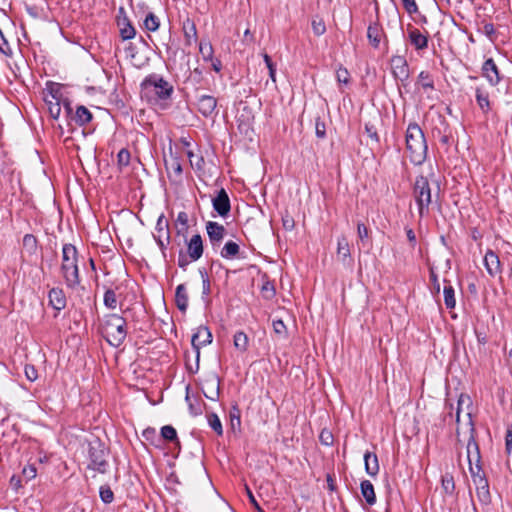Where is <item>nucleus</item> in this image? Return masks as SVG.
<instances>
[{"instance_id":"1","label":"nucleus","mask_w":512,"mask_h":512,"mask_svg":"<svg viewBox=\"0 0 512 512\" xmlns=\"http://www.w3.org/2000/svg\"><path fill=\"white\" fill-rule=\"evenodd\" d=\"M406 151L410 161L414 165H421L427 157L428 146L424 132L420 126L413 122L406 129L405 134Z\"/></svg>"},{"instance_id":"2","label":"nucleus","mask_w":512,"mask_h":512,"mask_svg":"<svg viewBox=\"0 0 512 512\" xmlns=\"http://www.w3.org/2000/svg\"><path fill=\"white\" fill-rule=\"evenodd\" d=\"M60 270L67 287L74 289L80 285L78 251L74 245H63Z\"/></svg>"},{"instance_id":"3","label":"nucleus","mask_w":512,"mask_h":512,"mask_svg":"<svg viewBox=\"0 0 512 512\" xmlns=\"http://www.w3.org/2000/svg\"><path fill=\"white\" fill-rule=\"evenodd\" d=\"M173 91V86L156 74L146 77L141 83L142 97L146 98L150 102L167 100L171 97Z\"/></svg>"},{"instance_id":"4","label":"nucleus","mask_w":512,"mask_h":512,"mask_svg":"<svg viewBox=\"0 0 512 512\" xmlns=\"http://www.w3.org/2000/svg\"><path fill=\"white\" fill-rule=\"evenodd\" d=\"M102 331L108 343L118 347L124 342L127 335L126 321L117 314H109L104 318Z\"/></svg>"},{"instance_id":"5","label":"nucleus","mask_w":512,"mask_h":512,"mask_svg":"<svg viewBox=\"0 0 512 512\" xmlns=\"http://www.w3.org/2000/svg\"><path fill=\"white\" fill-rule=\"evenodd\" d=\"M413 196L418 206L420 217L429 213V206L432 203V192L429 181L424 176H418L414 183Z\"/></svg>"},{"instance_id":"6","label":"nucleus","mask_w":512,"mask_h":512,"mask_svg":"<svg viewBox=\"0 0 512 512\" xmlns=\"http://www.w3.org/2000/svg\"><path fill=\"white\" fill-rule=\"evenodd\" d=\"M108 450L104 446V444L99 440H94L89 443L88 448V458L89 464L88 468L99 473H106L109 464L107 461Z\"/></svg>"},{"instance_id":"7","label":"nucleus","mask_w":512,"mask_h":512,"mask_svg":"<svg viewBox=\"0 0 512 512\" xmlns=\"http://www.w3.org/2000/svg\"><path fill=\"white\" fill-rule=\"evenodd\" d=\"M467 459L469 462V470L472 476L473 483H476L478 479H484L485 474L482 471L481 463V455L479 446L473 435H470V438L467 443Z\"/></svg>"},{"instance_id":"8","label":"nucleus","mask_w":512,"mask_h":512,"mask_svg":"<svg viewBox=\"0 0 512 512\" xmlns=\"http://www.w3.org/2000/svg\"><path fill=\"white\" fill-rule=\"evenodd\" d=\"M153 238L157 242L163 255H165V249L170 242V232L168 220L163 214L158 217Z\"/></svg>"},{"instance_id":"9","label":"nucleus","mask_w":512,"mask_h":512,"mask_svg":"<svg viewBox=\"0 0 512 512\" xmlns=\"http://www.w3.org/2000/svg\"><path fill=\"white\" fill-rule=\"evenodd\" d=\"M212 342V334L207 327L200 326L192 335L191 344L196 353V360L199 361L200 349Z\"/></svg>"},{"instance_id":"10","label":"nucleus","mask_w":512,"mask_h":512,"mask_svg":"<svg viewBox=\"0 0 512 512\" xmlns=\"http://www.w3.org/2000/svg\"><path fill=\"white\" fill-rule=\"evenodd\" d=\"M462 413H465V415L468 419V425H469L471 435H473L474 426H473V421H472V400H471L470 396L467 394H461L458 398L457 411H456V422L458 424L460 422V416Z\"/></svg>"},{"instance_id":"11","label":"nucleus","mask_w":512,"mask_h":512,"mask_svg":"<svg viewBox=\"0 0 512 512\" xmlns=\"http://www.w3.org/2000/svg\"><path fill=\"white\" fill-rule=\"evenodd\" d=\"M392 74L397 80L406 81L409 78V67L403 56L395 55L391 58Z\"/></svg>"},{"instance_id":"12","label":"nucleus","mask_w":512,"mask_h":512,"mask_svg":"<svg viewBox=\"0 0 512 512\" xmlns=\"http://www.w3.org/2000/svg\"><path fill=\"white\" fill-rule=\"evenodd\" d=\"M206 398L216 401L220 394V378L216 374L209 375L202 386Z\"/></svg>"},{"instance_id":"13","label":"nucleus","mask_w":512,"mask_h":512,"mask_svg":"<svg viewBox=\"0 0 512 512\" xmlns=\"http://www.w3.org/2000/svg\"><path fill=\"white\" fill-rule=\"evenodd\" d=\"M217 99L212 95H201L197 99V109L204 117H212L216 113Z\"/></svg>"},{"instance_id":"14","label":"nucleus","mask_w":512,"mask_h":512,"mask_svg":"<svg viewBox=\"0 0 512 512\" xmlns=\"http://www.w3.org/2000/svg\"><path fill=\"white\" fill-rule=\"evenodd\" d=\"M206 231L211 245L214 248L219 247L225 236L224 226L217 222L209 221L206 224Z\"/></svg>"},{"instance_id":"15","label":"nucleus","mask_w":512,"mask_h":512,"mask_svg":"<svg viewBox=\"0 0 512 512\" xmlns=\"http://www.w3.org/2000/svg\"><path fill=\"white\" fill-rule=\"evenodd\" d=\"M214 210L222 217L230 212V200L224 189H221L217 196L212 200Z\"/></svg>"},{"instance_id":"16","label":"nucleus","mask_w":512,"mask_h":512,"mask_svg":"<svg viewBox=\"0 0 512 512\" xmlns=\"http://www.w3.org/2000/svg\"><path fill=\"white\" fill-rule=\"evenodd\" d=\"M482 75L488 80V82L495 86L501 78L498 67L492 58L487 59L482 66Z\"/></svg>"},{"instance_id":"17","label":"nucleus","mask_w":512,"mask_h":512,"mask_svg":"<svg viewBox=\"0 0 512 512\" xmlns=\"http://www.w3.org/2000/svg\"><path fill=\"white\" fill-rule=\"evenodd\" d=\"M187 254L192 261H197L203 255V241L199 234L193 235L187 243Z\"/></svg>"},{"instance_id":"18","label":"nucleus","mask_w":512,"mask_h":512,"mask_svg":"<svg viewBox=\"0 0 512 512\" xmlns=\"http://www.w3.org/2000/svg\"><path fill=\"white\" fill-rule=\"evenodd\" d=\"M408 39L416 50H424L428 47V36L415 27L408 28Z\"/></svg>"},{"instance_id":"19","label":"nucleus","mask_w":512,"mask_h":512,"mask_svg":"<svg viewBox=\"0 0 512 512\" xmlns=\"http://www.w3.org/2000/svg\"><path fill=\"white\" fill-rule=\"evenodd\" d=\"M120 14H125L124 8L119 9ZM118 26L120 29V36L123 40H130L135 37L136 31L132 26L126 15L123 17H118Z\"/></svg>"},{"instance_id":"20","label":"nucleus","mask_w":512,"mask_h":512,"mask_svg":"<svg viewBox=\"0 0 512 512\" xmlns=\"http://www.w3.org/2000/svg\"><path fill=\"white\" fill-rule=\"evenodd\" d=\"M484 265L487 272L491 276H495L501 271V263L499 257L492 250H488L484 256Z\"/></svg>"},{"instance_id":"21","label":"nucleus","mask_w":512,"mask_h":512,"mask_svg":"<svg viewBox=\"0 0 512 512\" xmlns=\"http://www.w3.org/2000/svg\"><path fill=\"white\" fill-rule=\"evenodd\" d=\"M384 35V30L378 22L371 23L367 28L368 41L374 48L379 47L381 39Z\"/></svg>"},{"instance_id":"22","label":"nucleus","mask_w":512,"mask_h":512,"mask_svg":"<svg viewBox=\"0 0 512 512\" xmlns=\"http://www.w3.org/2000/svg\"><path fill=\"white\" fill-rule=\"evenodd\" d=\"M50 305L57 311H60L66 306V297L62 289L52 288L48 294Z\"/></svg>"},{"instance_id":"23","label":"nucleus","mask_w":512,"mask_h":512,"mask_svg":"<svg viewBox=\"0 0 512 512\" xmlns=\"http://www.w3.org/2000/svg\"><path fill=\"white\" fill-rule=\"evenodd\" d=\"M364 464L366 473L372 477H375L379 472V463L376 454L366 452L364 454Z\"/></svg>"},{"instance_id":"24","label":"nucleus","mask_w":512,"mask_h":512,"mask_svg":"<svg viewBox=\"0 0 512 512\" xmlns=\"http://www.w3.org/2000/svg\"><path fill=\"white\" fill-rule=\"evenodd\" d=\"M175 303H176L177 308L180 311H182V312L186 311V309L188 307V294H187V289L184 284H179L176 287Z\"/></svg>"},{"instance_id":"25","label":"nucleus","mask_w":512,"mask_h":512,"mask_svg":"<svg viewBox=\"0 0 512 512\" xmlns=\"http://www.w3.org/2000/svg\"><path fill=\"white\" fill-rule=\"evenodd\" d=\"M476 486V493L478 499L484 503L487 504L490 502V492H489V484L486 478L484 479H478L476 480V483H474Z\"/></svg>"},{"instance_id":"26","label":"nucleus","mask_w":512,"mask_h":512,"mask_svg":"<svg viewBox=\"0 0 512 512\" xmlns=\"http://www.w3.org/2000/svg\"><path fill=\"white\" fill-rule=\"evenodd\" d=\"M361 494L366 503L370 506L376 503L374 486L369 480H363L360 484Z\"/></svg>"},{"instance_id":"27","label":"nucleus","mask_w":512,"mask_h":512,"mask_svg":"<svg viewBox=\"0 0 512 512\" xmlns=\"http://www.w3.org/2000/svg\"><path fill=\"white\" fill-rule=\"evenodd\" d=\"M166 169L169 178H181L182 166L178 158L172 157L170 160L166 161Z\"/></svg>"},{"instance_id":"28","label":"nucleus","mask_w":512,"mask_h":512,"mask_svg":"<svg viewBox=\"0 0 512 512\" xmlns=\"http://www.w3.org/2000/svg\"><path fill=\"white\" fill-rule=\"evenodd\" d=\"M476 101L483 112H487L490 108L489 94L482 87L476 88Z\"/></svg>"},{"instance_id":"29","label":"nucleus","mask_w":512,"mask_h":512,"mask_svg":"<svg viewBox=\"0 0 512 512\" xmlns=\"http://www.w3.org/2000/svg\"><path fill=\"white\" fill-rule=\"evenodd\" d=\"M337 254H338V257L343 262H346L348 259H350V247H349V243L345 237H340L338 239Z\"/></svg>"},{"instance_id":"30","label":"nucleus","mask_w":512,"mask_h":512,"mask_svg":"<svg viewBox=\"0 0 512 512\" xmlns=\"http://www.w3.org/2000/svg\"><path fill=\"white\" fill-rule=\"evenodd\" d=\"M75 120L79 125H85L92 120V113L85 106H78L75 113Z\"/></svg>"},{"instance_id":"31","label":"nucleus","mask_w":512,"mask_h":512,"mask_svg":"<svg viewBox=\"0 0 512 512\" xmlns=\"http://www.w3.org/2000/svg\"><path fill=\"white\" fill-rule=\"evenodd\" d=\"M239 253V245L233 241H228L222 248L220 255L223 258H234Z\"/></svg>"},{"instance_id":"32","label":"nucleus","mask_w":512,"mask_h":512,"mask_svg":"<svg viewBox=\"0 0 512 512\" xmlns=\"http://www.w3.org/2000/svg\"><path fill=\"white\" fill-rule=\"evenodd\" d=\"M444 302L448 309L455 308L456 299H455V291L451 285H445L444 287Z\"/></svg>"},{"instance_id":"33","label":"nucleus","mask_w":512,"mask_h":512,"mask_svg":"<svg viewBox=\"0 0 512 512\" xmlns=\"http://www.w3.org/2000/svg\"><path fill=\"white\" fill-rule=\"evenodd\" d=\"M234 346L239 351L245 352L248 347V336L242 331L235 333Z\"/></svg>"},{"instance_id":"34","label":"nucleus","mask_w":512,"mask_h":512,"mask_svg":"<svg viewBox=\"0 0 512 512\" xmlns=\"http://www.w3.org/2000/svg\"><path fill=\"white\" fill-rule=\"evenodd\" d=\"M23 247L30 254H35L37 250V239L32 234H26L23 237Z\"/></svg>"},{"instance_id":"35","label":"nucleus","mask_w":512,"mask_h":512,"mask_svg":"<svg viewBox=\"0 0 512 512\" xmlns=\"http://www.w3.org/2000/svg\"><path fill=\"white\" fill-rule=\"evenodd\" d=\"M418 84L423 89H434V81L429 72L421 71L418 75Z\"/></svg>"},{"instance_id":"36","label":"nucleus","mask_w":512,"mask_h":512,"mask_svg":"<svg viewBox=\"0 0 512 512\" xmlns=\"http://www.w3.org/2000/svg\"><path fill=\"white\" fill-rule=\"evenodd\" d=\"M144 26L148 31L154 32L158 30L160 20L154 13H148L144 20Z\"/></svg>"},{"instance_id":"37","label":"nucleus","mask_w":512,"mask_h":512,"mask_svg":"<svg viewBox=\"0 0 512 512\" xmlns=\"http://www.w3.org/2000/svg\"><path fill=\"white\" fill-rule=\"evenodd\" d=\"M207 419L211 429H213L217 435L221 436L223 434V427L218 415L211 413L207 416Z\"/></svg>"},{"instance_id":"38","label":"nucleus","mask_w":512,"mask_h":512,"mask_svg":"<svg viewBox=\"0 0 512 512\" xmlns=\"http://www.w3.org/2000/svg\"><path fill=\"white\" fill-rule=\"evenodd\" d=\"M183 30H184V36L186 40H190L192 38H196L197 36V30L196 26L193 21H191L189 18H187L183 22Z\"/></svg>"},{"instance_id":"39","label":"nucleus","mask_w":512,"mask_h":512,"mask_svg":"<svg viewBox=\"0 0 512 512\" xmlns=\"http://www.w3.org/2000/svg\"><path fill=\"white\" fill-rule=\"evenodd\" d=\"M161 436L163 439L170 442H179L177 438L176 429L171 425H165L161 428Z\"/></svg>"},{"instance_id":"40","label":"nucleus","mask_w":512,"mask_h":512,"mask_svg":"<svg viewBox=\"0 0 512 512\" xmlns=\"http://www.w3.org/2000/svg\"><path fill=\"white\" fill-rule=\"evenodd\" d=\"M275 287L272 282L265 280L261 286V294L264 299L270 300L275 296Z\"/></svg>"},{"instance_id":"41","label":"nucleus","mask_w":512,"mask_h":512,"mask_svg":"<svg viewBox=\"0 0 512 512\" xmlns=\"http://www.w3.org/2000/svg\"><path fill=\"white\" fill-rule=\"evenodd\" d=\"M199 51L204 61L212 60L213 58V47L210 42L201 41L199 45Z\"/></svg>"},{"instance_id":"42","label":"nucleus","mask_w":512,"mask_h":512,"mask_svg":"<svg viewBox=\"0 0 512 512\" xmlns=\"http://www.w3.org/2000/svg\"><path fill=\"white\" fill-rule=\"evenodd\" d=\"M104 305L109 309H115L117 307V297L114 290H106L104 294Z\"/></svg>"},{"instance_id":"43","label":"nucleus","mask_w":512,"mask_h":512,"mask_svg":"<svg viewBox=\"0 0 512 512\" xmlns=\"http://www.w3.org/2000/svg\"><path fill=\"white\" fill-rule=\"evenodd\" d=\"M442 488L447 494H452L455 489L453 477L445 475L442 477Z\"/></svg>"},{"instance_id":"44","label":"nucleus","mask_w":512,"mask_h":512,"mask_svg":"<svg viewBox=\"0 0 512 512\" xmlns=\"http://www.w3.org/2000/svg\"><path fill=\"white\" fill-rule=\"evenodd\" d=\"M312 30L316 36H321L326 32V26L322 19L312 20Z\"/></svg>"},{"instance_id":"45","label":"nucleus","mask_w":512,"mask_h":512,"mask_svg":"<svg viewBox=\"0 0 512 512\" xmlns=\"http://www.w3.org/2000/svg\"><path fill=\"white\" fill-rule=\"evenodd\" d=\"M100 498L106 504H109L113 501L114 494H113V491L110 489V487L102 486L100 488Z\"/></svg>"},{"instance_id":"46","label":"nucleus","mask_w":512,"mask_h":512,"mask_svg":"<svg viewBox=\"0 0 512 512\" xmlns=\"http://www.w3.org/2000/svg\"><path fill=\"white\" fill-rule=\"evenodd\" d=\"M118 165L122 167H126L130 162V152L127 149H121L117 155Z\"/></svg>"},{"instance_id":"47","label":"nucleus","mask_w":512,"mask_h":512,"mask_svg":"<svg viewBox=\"0 0 512 512\" xmlns=\"http://www.w3.org/2000/svg\"><path fill=\"white\" fill-rule=\"evenodd\" d=\"M53 99L56 100L55 103H52V102H49V113L50 115L54 118V119H57L60 115V112H61V107H60V104H59V101H58V98L56 97V95L54 93L51 94Z\"/></svg>"},{"instance_id":"48","label":"nucleus","mask_w":512,"mask_h":512,"mask_svg":"<svg viewBox=\"0 0 512 512\" xmlns=\"http://www.w3.org/2000/svg\"><path fill=\"white\" fill-rule=\"evenodd\" d=\"M273 330L274 332L281 336L285 337L287 334V328L284 324V322L281 319L273 320L272 322Z\"/></svg>"},{"instance_id":"49","label":"nucleus","mask_w":512,"mask_h":512,"mask_svg":"<svg viewBox=\"0 0 512 512\" xmlns=\"http://www.w3.org/2000/svg\"><path fill=\"white\" fill-rule=\"evenodd\" d=\"M188 157H189L190 164L193 168H195L197 170H202L203 165H204V160L202 157L195 156L192 152H188Z\"/></svg>"},{"instance_id":"50","label":"nucleus","mask_w":512,"mask_h":512,"mask_svg":"<svg viewBox=\"0 0 512 512\" xmlns=\"http://www.w3.org/2000/svg\"><path fill=\"white\" fill-rule=\"evenodd\" d=\"M336 78H337V81L340 83V84H348L349 83V80H350V77H349V72L347 69L345 68H342L340 67L337 71H336Z\"/></svg>"},{"instance_id":"51","label":"nucleus","mask_w":512,"mask_h":512,"mask_svg":"<svg viewBox=\"0 0 512 512\" xmlns=\"http://www.w3.org/2000/svg\"><path fill=\"white\" fill-rule=\"evenodd\" d=\"M24 372L26 378L31 382L38 378V372L33 365H25Z\"/></svg>"},{"instance_id":"52","label":"nucleus","mask_w":512,"mask_h":512,"mask_svg":"<svg viewBox=\"0 0 512 512\" xmlns=\"http://www.w3.org/2000/svg\"><path fill=\"white\" fill-rule=\"evenodd\" d=\"M319 439H320L321 443L326 446H329L333 443V435L328 430H322V432L320 433Z\"/></svg>"},{"instance_id":"53","label":"nucleus","mask_w":512,"mask_h":512,"mask_svg":"<svg viewBox=\"0 0 512 512\" xmlns=\"http://www.w3.org/2000/svg\"><path fill=\"white\" fill-rule=\"evenodd\" d=\"M315 133L318 138H324L326 135V126L323 121L320 119L316 120L315 123Z\"/></svg>"},{"instance_id":"54","label":"nucleus","mask_w":512,"mask_h":512,"mask_svg":"<svg viewBox=\"0 0 512 512\" xmlns=\"http://www.w3.org/2000/svg\"><path fill=\"white\" fill-rule=\"evenodd\" d=\"M404 8L409 14L416 13L418 11V6L415 0H402Z\"/></svg>"},{"instance_id":"55","label":"nucleus","mask_w":512,"mask_h":512,"mask_svg":"<svg viewBox=\"0 0 512 512\" xmlns=\"http://www.w3.org/2000/svg\"><path fill=\"white\" fill-rule=\"evenodd\" d=\"M23 476L26 480H31L36 477V468L33 465H29L23 468Z\"/></svg>"},{"instance_id":"56","label":"nucleus","mask_w":512,"mask_h":512,"mask_svg":"<svg viewBox=\"0 0 512 512\" xmlns=\"http://www.w3.org/2000/svg\"><path fill=\"white\" fill-rule=\"evenodd\" d=\"M505 448L508 454L512 451V425L508 428L505 436Z\"/></svg>"},{"instance_id":"57","label":"nucleus","mask_w":512,"mask_h":512,"mask_svg":"<svg viewBox=\"0 0 512 512\" xmlns=\"http://www.w3.org/2000/svg\"><path fill=\"white\" fill-rule=\"evenodd\" d=\"M202 276V293L208 295L210 293V281L206 273L200 271Z\"/></svg>"},{"instance_id":"58","label":"nucleus","mask_w":512,"mask_h":512,"mask_svg":"<svg viewBox=\"0 0 512 512\" xmlns=\"http://www.w3.org/2000/svg\"><path fill=\"white\" fill-rule=\"evenodd\" d=\"M357 233H358V237L362 241L365 240L366 238H368V229L362 223H358V225H357Z\"/></svg>"},{"instance_id":"59","label":"nucleus","mask_w":512,"mask_h":512,"mask_svg":"<svg viewBox=\"0 0 512 512\" xmlns=\"http://www.w3.org/2000/svg\"><path fill=\"white\" fill-rule=\"evenodd\" d=\"M176 223L183 226V228L187 227L188 224V216L186 212H179L176 218Z\"/></svg>"},{"instance_id":"60","label":"nucleus","mask_w":512,"mask_h":512,"mask_svg":"<svg viewBox=\"0 0 512 512\" xmlns=\"http://www.w3.org/2000/svg\"><path fill=\"white\" fill-rule=\"evenodd\" d=\"M483 31L485 35H487L489 38H492V36L495 34V28L492 23H485L483 26Z\"/></svg>"},{"instance_id":"61","label":"nucleus","mask_w":512,"mask_h":512,"mask_svg":"<svg viewBox=\"0 0 512 512\" xmlns=\"http://www.w3.org/2000/svg\"><path fill=\"white\" fill-rule=\"evenodd\" d=\"M406 236L408 238V241L410 242L412 247H415L416 245V235L414 231L411 228L406 229Z\"/></svg>"},{"instance_id":"62","label":"nucleus","mask_w":512,"mask_h":512,"mask_svg":"<svg viewBox=\"0 0 512 512\" xmlns=\"http://www.w3.org/2000/svg\"><path fill=\"white\" fill-rule=\"evenodd\" d=\"M192 260H190L189 256L180 255L178 258V265L181 268H185Z\"/></svg>"},{"instance_id":"63","label":"nucleus","mask_w":512,"mask_h":512,"mask_svg":"<svg viewBox=\"0 0 512 512\" xmlns=\"http://www.w3.org/2000/svg\"><path fill=\"white\" fill-rule=\"evenodd\" d=\"M209 61L211 62L212 69L215 72L219 73L221 71V69H222L221 61L218 60V59H214V58H212V60H209Z\"/></svg>"},{"instance_id":"64","label":"nucleus","mask_w":512,"mask_h":512,"mask_svg":"<svg viewBox=\"0 0 512 512\" xmlns=\"http://www.w3.org/2000/svg\"><path fill=\"white\" fill-rule=\"evenodd\" d=\"M10 485L17 490L19 487H21V479L18 476L13 475L10 479Z\"/></svg>"}]
</instances>
